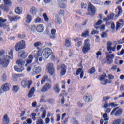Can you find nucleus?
I'll return each mask as SVG.
<instances>
[{
    "mask_svg": "<svg viewBox=\"0 0 124 124\" xmlns=\"http://www.w3.org/2000/svg\"><path fill=\"white\" fill-rule=\"evenodd\" d=\"M34 51L32 53L34 55V58L36 60V62L38 64L39 62H42L43 59L46 60L49 58L50 55L52 54V50L49 48H46L41 51V50H39L36 51Z\"/></svg>",
    "mask_w": 124,
    "mask_h": 124,
    "instance_id": "obj_1",
    "label": "nucleus"
},
{
    "mask_svg": "<svg viewBox=\"0 0 124 124\" xmlns=\"http://www.w3.org/2000/svg\"><path fill=\"white\" fill-rule=\"evenodd\" d=\"M12 60L13 59V51L10 50L8 53V56H4L0 58V66H3V67H7L8 64H9V60Z\"/></svg>",
    "mask_w": 124,
    "mask_h": 124,
    "instance_id": "obj_2",
    "label": "nucleus"
},
{
    "mask_svg": "<svg viewBox=\"0 0 124 124\" xmlns=\"http://www.w3.org/2000/svg\"><path fill=\"white\" fill-rule=\"evenodd\" d=\"M106 77V74L103 73L101 76L99 77V80L101 81V84L103 85H106V84H111L112 81L114 79V77L112 75H108V78L109 80L105 79Z\"/></svg>",
    "mask_w": 124,
    "mask_h": 124,
    "instance_id": "obj_3",
    "label": "nucleus"
},
{
    "mask_svg": "<svg viewBox=\"0 0 124 124\" xmlns=\"http://www.w3.org/2000/svg\"><path fill=\"white\" fill-rule=\"evenodd\" d=\"M82 51L83 54H87V53L91 51V45L90 44V39H87L84 41Z\"/></svg>",
    "mask_w": 124,
    "mask_h": 124,
    "instance_id": "obj_4",
    "label": "nucleus"
},
{
    "mask_svg": "<svg viewBox=\"0 0 124 124\" xmlns=\"http://www.w3.org/2000/svg\"><path fill=\"white\" fill-rule=\"evenodd\" d=\"M26 48V42L24 40H22L21 41L16 43L15 46V49L16 51L18 52L20 50H23Z\"/></svg>",
    "mask_w": 124,
    "mask_h": 124,
    "instance_id": "obj_5",
    "label": "nucleus"
},
{
    "mask_svg": "<svg viewBox=\"0 0 124 124\" xmlns=\"http://www.w3.org/2000/svg\"><path fill=\"white\" fill-rule=\"evenodd\" d=\"M37 64H39V62H38V64H37L36 60H35V62L32 64V66H34L35 69V70L32 72L33 75L34 74H39V73H41V71H42V68L41 66H37Z\"/></svg>",
    "mask_w": 124,
    "mask_h": 124,
    "instance_id": "obj_6",
    "label": "nucleus"
},
{
    "mask_svg": "<svg viewBox=\"0 0 124 124\" xmlns=\"http://www.w3.org/2000/svg\"><path fill=\"white\" fill-rule=\"evenodd\" d=\"M11 85L10 83H6L3 84L0 87V93L1 94L3 92H8L10 91Z\"/></svg>",
    "mask_w": 124,
    "mask_h": 124,
    "instance_id": "obj_7",
    "label": "nucleus"
},
{
    "mask_svg": "<svg viewBox=\"0 0 124 124\" xmlns=\"http://www.w3.org/2000/svg\"><path fill=\"white\" fill-rule=\"evenodd\" d=\"M96 12V8L93 6L92 3H90L88 5V13L87 15H94V14Z\"/></svg>",
    "mask_w": 124,
    "mask_h": 124,
    "instance_id": "obj_8",
    "label": "nucleus"
},
{
    "mask_svg": "<svg viewBox=\"0 0 124 124\" xmlns=\"http://www.w3.org/2000/svg\"><path fill=\"white\" fill-rule=\"evenodd\" d=\"M61 70L60 74L61 76H63L65 75L66 73V66L64 64L60 65L58 67V70Z\"/></svg>",
    "mask_w": 124,
    "mask_h": 124,
    "instance_id": "obj_9",
    "label": "nucleus"
},
{
    "mask_svg": "<svg viewBox=\"0 0 124 124\" xmlns=\"http://www.w3.org/2000/svg\"><path fill=\"white\" fill-rule=\"evenodd\" d=\"M46 69L48 73L50 74L51 75L54 74V65L52 63H49L47 64L46 66Z\"/></svg>",
    "mask_w": 124,
    "mask_h": 124,
    "instance_id": "obj_10",
    "label": "nucleus"
},
{
    "mask_svg": "<svg viewBox=\"0 0 124 124\" xmlns=\"http://www.w3.org/2000/svg\"><path fill=\"white\" fill-rule=\"evenodd\" d=\"M31 83L27 79H24L21 81V86L23 88L27 87L28 89H30L31 88Z\"/></svg>",
    "mask_w": 124,
    "mask_h": 124,
    "instance_id": "obj_11",
    "label": "nucleus"
},
{
    "mask_svg": "<svg viewBox=\"0 0 124 124\" xmlns=\"http://www.w3.org/2000/svg\"><path fill=\"white\" fill-rule=\"evenodd\" d=\"M83 99L85 102H91V101H93V95L87 93L83 97Z\"/></svg>",
    "mask_w": 124,
    "mask_h": 124,
    "instance_id": "obj_12",
    "label": "nucleus"
},
{
    "mask_svg": "<svg viewBox=\"0 0 124 124\" xmlns=\"http://www.w3.org/2000/svg\"><path fill=\"white\" fill-rule=\"evenodd\" d=\"M52 88V85L50 83H46L41 90L42 93H45L47 92L48 90H50Z\"/></svg>",
    "mask_w": 124,
    "mask_h": 124,
    "instance_id": "obj_13",
    "label": "nucleus"
},
{
    "mask_svg": "<svg viewBox=\"0 0 124 124\" xmlns=\"http://www.w3.org/2000/svg\"><path fill=\"white\" fill-rule=\"evenodd\" d=\"M8 18L11 22H17V21H20L21 20V16H8Z\"/></svg>",
    "mask_w": 124,
    "mask_h": 124,
    "instance_id": "obj_14",
    "label": "nucleus"
},
{
    "mask_svg": "<svg viewBox=\"0 0 124 124\" xmlns=\"http://www.w3.org/2000/svg\"><path fill=\"white\" fill-rule=\"evenodd\" d=\"M30 13L33 16H35L38 13V9H37V8L35 7V6H31L30 10Z\"/></svg>",
    "mask_w": 124,
    "mask_h": 124,
    "instance_id": "obj_15",
    "label": "nucleus"
},
{
    "mask_svg": "<svg viewBox=\"0 0 124 124\" xmlns=\"http://www.w3.org/2000/svg\"><path fill=\"white\" fill-rule=\"evenodd\" d=\"M124 25V20L123 19H120L119 21L117 22L116 23V31H118V30L123 28Z\"/></svg>",
    "mask_w": 124,
    "mask_h": 124,
    "instance_id": "obj_16",
    "label": "nucleus"
},
{
    "mask_svg": "<svg viewBox=\"0 0 124 124\" xmlns=\"http://www.w3.org/2000/svg\"><path fill=\"white\" fill-rule=\"evenodd\" d=\"M44 26L43 24H39L36 26V31L38 32H43L45 30Z\"/></svg>",
    "mask_w": 124,
    "mask_h": 124,
    "instance_id": "obj_17",
    "label": "nucleus"
},
{
    "mask_svg": "<svg viewBox=\"0 0 124 124\" xmlns=\"http://www.w3.org/2000/svg\"><path fill=\"white\" fill-rule=\"evenodd\" d=\"M79 74H80V78L82 79L84 76V71H83V69L81 68H78L77 69L75 76H77V75H79Z\"/></svg>",
    "mask_w": 124,
    "mask_h": 124,
    "instance_id": "obj_18",
    "label": "nucleus"
},
{
    "mask_svg": "<svg viewBox=\"0 0 124 124\" xmlns=\"http://www.w3.org/2000/svg\"><path fill=\"white\" fill-rule=\"evenodd\" d=\"M53 91L56 93H59L61 92V89L60 88V85L59 84H56L53 87Z\"/></svg>",
    "mask_w": 124,
    "mask_h": 124,
    "instance_id": "obj_19",
    "label": "nucleus"
},
{
    "mask_svg": "<svg viewBox=\"0 0 124 124\" xmlns=\"http://www.w3.org/2000/svg\"><path fill=\"white\" fill-rule=\"evenodd\" d=\"M32 60H33V56L32 55H30L28 57V60L26 61L25 66H28V64L31 63L32 62Z\"/></svg>",
    "mask_w": 124,
    "mask_h": 124,
    "instance_id": "obj_20",
    "label": "nucleus"
},
{
    "mask_svg": "<svg viewBox=\"0 0 124 124\" xmlns=\"http://www.w3.org/2000/svg\"><path fill=\"white\" fill-rule=\"evenodd\" d=\"M25 62H26V61H24L21 59H19L16 62V63L18 64V66L21 67H23V66L25 65Z\"/></svg>",
    "mask_w": 124,
    "mask_h": 124,
    "instance_id": "obj_21",
    "label": "nucleus"
},
{
    "mask_svg": "<svg viewBox=\"0 0 124 124\" xmlns=\"http://www.w3.org/2000/svg\"><path fill=\"white\" fill-rule=\"evenodd\" d=\"M106 62H107L108 64H111L113 62V59L108 58H106V59H103V63H106Z\"/></svg>",
    "mask_w": 124,
    "mask_h": 124,
    "instance_id": "obj_22",
    "label": "nucleus"
},
{
    "mask_svg": "<svg viewBox=\"0 0 124 124\" xmlns=\"http://www.w3.org/2000/svg\"><path fill=\"white\" fill-rule=\"evenodd\" d=\"M34 91H35V89H34V88L33 87L30 90L28 94V97L31 98V97H32V96L34 95Z\"/></svg>",
    "mask_w": 124,
    "mask_h": 124,
    "instance_id": "obj_23",
    "label": "nucleus"
},
{
    "mask_svg": "<svg viewBox=\"0 0 124 124\" xmlns=\"http://www.w3.org/2000/svg\"><path fill=\"white\" fill-rule=\"evenodd\" d=\"M3 122L6 124H9V122H10L9 117H8L7 114H6L4 115L3 117Z\"/></svg>",
    "mask_w": 124,
    "mask_h": 124,
    "instance_id": "obj_24",
    "label": "nucleus"
},
{
    "mask_svg": "<svg viewBox=\"0 0 124 124\" xmlns=\"http://www.w3.org/2000/svg\"><path fill=\"white\" fill-rule=\"evenodd\" d=\"M6 4H2L0 5V8L2 9V10H4L5 12H8L9 11V8L6 7Z\"/></svg>",
    "mask_w": 124,
    "mask_h": 124,
    "instance_id": "obj_25",
    "label": "nucleus"
},
{
    "mask_svg": "<svg viewBox=\"0 0 124 124\" xmlns=\"http://www.w3.org/2000/svg\"><path fill=\"white\" fill-rule=\"evenodd\" d=\"M31 20H32L31 15L30 14H28L27 15H26L25 20L26 23L29 24L30 23H31Z\"/></svg>",
    "mask_w": 124,
    "mask_h": 124,
    "instance_id": "obj_26",
    "label": "nucleus"
},
{
    "mask_svg": "<svg viewBox=\"0 0 124 124\" xmlns=\"http://www.w3.org/2000/svg\"><path fill=\"white\" fill-rule=\"evenodd\" d=\"M55 23H56V24H58V25H60V24H62V19H61L60 16H59V15H56L55 16Z\"/></svg>",
    "mask_w": 124,
    "mask_h": 124,
    "instance_id": "obj_27",
    "label": "nucleus"
},
{
    "mask_svg": "<svg viewBox=\"0 0 124 124\" xmlns=\"http://www.w3.org/2000/svg\"><path fill=\"white\" fill-rule=\"evenodd\" d=\"M15 11L16 14H21L23 11V9L21 7H17L15 8Z\"/></svg>",
    "mask_w": 124,
    "mask_h": 124,
    "instance_id": "obj_28",
    "label": "nucleus"
},
{
    "mask_svg": "<svg viewBox=\"0 0 124 124\" xmlns=\"http://www.w3.org/2000/svg\"><path fill=\"white\" fill-rule=\"evenodd\" d=\"M5 4L10 7L12 6V1L11 0H3Z\"/></svg>",
    "mask_w": 124,
    "mask_h": 124,
    "instance_id": "obj_29",
    "label": "nucleus"
},
{
    "mask_svg": "<svg viewBox=\"0 0 124 124\" xmlns=\"http://www.w3.org/2000/svg\"><path fill=\"white\" fill-rule=\"evenodd\" d=\"M14 69L17 72H22L24 70V67H20V68L18 67L17 66H14Z\"/></svg>",
    "mask_w": 124,
    "mask_h": 124,
    "instance_id": "obj_30",
    "label": "nucleus"
},
{
    "mask_svg": "<svg viewBox=\"0 0 124 124\" xmlns=\"http://www.w3.org/2000/svg\"><path fill=\"white\" fill-rule=\"evenodd\" d=\"M7 20L2 18V17H0V28L3 27L4 26V23L6 22Z\"/></svg>",
    "mask_w": 124,
    "mask_h": 124,
    "instance_id": "obj_31",
    "label": "nucleus"
},
{
    "mask_svg": "<svg viewBox=\"0 0 124 124\" xmlns=\"http://www.w3.org/2000/svg\"><path fill=\"white\" fill-rule=\"evenodd\" d=\"M25 113L28 114V115H29V114H30V110H29V108H25L24 109V110H23L21 112L20 116L23 117V116H24Z\"/></svg>",
    "mask_w": 124,
    "mask_h": 124,
    "instance_id": "obj_32",
    "label": "nucleus"
},
{
    "mask_svg": "<svg viewBox=\"0 0 124 124\" xmlns=\"http://www.w3.org/2000/svg\"><path fill=\"white\" fill-rule=\"evenodd\" d=\"M101 24H102V20L100 19L98 20L97 22L94 25L95 29H96V30L99 29V27H97V26H99L101 25Z\"/></svg>",
    "mask_w": 124,
    "mask_h": 124,
    "instance_id": "obj_33",
    "label": "nucleus"
},
{
    "mask_svg": "<svg viewBox=\"0 0 124 124\" xmlns=\"http://www.w3.org/2000/svg\"><path fill=\"white\" fill-rule=\"evenodd\" d=\"M56 35V30L52 29L51 30L50 38H55Z\"/></svg>",
    "mask_w": 124,
    "mask_h": 124,
    "instance_id": "obj_34",
    "label": "nucleus"
},
{
    "mask_svg": "<svg viewBox=\"0 0 124 124\" xmlns=\"http://www.w3.org/2000/svg\"><path fill=\"white\" fill-rule=\"evenodd\" d=\"M123 114V108H120L116 110V113H114L115 116H121Z\"/></svg>",
    "mask_w": 124,
    "mask_h": 124,
    "instance_id": "obj_35",
    "label": "nucleus"
},
{
    "mask_svg": "<svg viewBox=\"0 0 124 124\" xmlns=\"http://www.w3.org/2000/svg\"><path fill=\"white\" fill-rule=\"evenodd\" d=\"M65 46H66V47H70V46H71V43H70V39H66L65 42Z\"/></svg>",
    "mask_w": 124,
    "mask_h": 124,
    "instance_id": "obj_36",
    "label": "nucleus"
},
{
    "mask_svg": "<svg viewBox=\"0 0 124 124\" xmlns=\"http://www.w3.org/2000/svg\"><path fill=\"white\" fill-rule=\"evenodd\" d=\"M34 22L36 24H40V23H42V19L39 17H37L34 19Z\"/></svg>",
    "mask_w": 124,
    "mask_h": 124,
    "instance_id": "obj_37",
    "label": "nucleus"
},
{
    "mask_svg": "<svg viewBox=\"0 0 124 124\" xmlns=\"http://www.w3.org/2000/svg\"><path fill=\"white\" fill-rule=\"evenodd\" d=\"M122 123V120L118 119L113 120L111 124H121Z\"/></svg>",
    "mask_w": 124,
    "mask_h": 124,
    "instance_id": "obj_38",
    "label": "nucleus"
},
{
    "mask_svg": "<svg viewBox=\"0 0 124 124\" xmlns=\"http://www.w3.org/2000/svg\"><path fill=\"white\" fill-rule=\"evenodd\" d=\"M20 90V88L17 85H14L13 86V92L14 93H17Z\"/></svg>",
    "mask_w": 124,
    "mask_h": 124,
    "instance_id": "obj_39",
    "label": "nucleus"
},
{
    "mask_svg": "<svg viewBox=\"0 0 124 124\" xmlns=\"http://www.w3.org/2000/svg\"><path fill=\"white\" fill-rule=\"evenodd\" d=\"M19 54H21L20 55V57H21V58H23V59H25V58H27V56L28 55L24 51H20V52H19Z\"/></svg>",
    "mask_w": 124,
    "mask_h": 124,
    "instance_id": "obj_40",
    "label": "nucleus"
},
{
    "mask_svg": "<svg viewBox=\"0 0 124 124\" xmlns=\"http://www.w3.org/2000/svg\"><path fill=\"white\" fill-rule=\"evenodd\" d=\"M41 45V42H37L34 44V46L36 47L37 50H38V51L40 50V49L38 47H39V46H40Z\"/></svg>",
    "mask_w": 124,
    "mask_h": 124,
    "instance_id": "obj_41",
    "label": "nucleus"
},
{
    "mask_svg": "<svg viewBox=\"0 0 124 124\" xmlns=\"http://www.w3.org/2000/svg\"><path fill=\"white\" fill-rule=\"evenodd\" d=\"M46 79H48V76H47V75H45L41 80V84H44V83H45L46 81Z\"/></svg>",
    "mask_w": 124,
    "mask_h": 124,
    "instance_id": "obj_42",
    "label": "nucleus"
},
{
    "mask_svg": "<svg viewBox=\"0 0 124 124\" xmlns=\"http://www.w3.org/2000/svg\"><path fill=\"white\" fill-rule=\"evenodd\" d=\"M43 17L44 20L45 22H49V18H48V16H47V14L44 13L43 14Z\"/></svg>",
    "mask_w": 124,
    "mask_h": 124,
    "instance_id": "obj_43",
    "label": "nucleus"
},
{
    "mask_svg": "<svg viewBox=\"0 0 124 124\" xmlns=\"http://www.w3.org/2000/svg\"><path fill=\"white\" fill-rule=\"evenodd\" d=\"M96 59L97 60H101V56L102 55V53H101V52L100 51H98L96 53Z\"/></svg>",
    "mask_w": 124,
    "mask_h": 124,
    "instance_id": "obj_44",
    "label": "nucleus"
},
{
    "mask_svg": "<svg viewBox=\"0 0 124 124\" xmlns=\"http://www.w3.org/2000/svg\"><path fill=\"white\" fill-rule=\"evenodd\" d=\"M116 10H118V16H120L122 13H123V10L122 9V7L118 6Z\"/></svg>",
    "mask_w": 124,
    "mask_h": 124,
    "instance_id": "obj_45",
    "label": "nucleus"
},
{
    "mask_svg": "<svg viewBox=\"0 0 124 124\" xmlns=\"http://www.w3.org/2000/svg\"><path fill=\"white\" fill-rule=\"evenodd\" d=\"M107 45L108 50H108H110L111 48L112 47V42H108Z\"/></svg>",
    "mask_w": 124,
    "mask_h": 124,
    "instance_id": "obj_46",
    "label": "nucleus"
},
{
    "mask_svg": "<svg viewBox=\"0 0 124 124\" xmlns=\"http://www.w3.org/2000/svg\"><path fill=\"white\" fill-rule=\"evenodd\" d=\"M36 124H44V122H43V120H42V119H41V118H38L37 120Z\"/></svg>",
    "mask_w": 124,
    "mask_h": 124,
    "instance_id": "obj_47",
    "label": "nucleus"
},
{
    "mask_svg": "<svg viewBox=\"0 0 124 124\" xmlns=\"http://www.w3.org/2000/svg\"><path fill=\"white\" fill-rule=\"evenodd\" d=\"M89 35V31H84L82 34H81V36L82 37H86Z\"/></svg>",
    "mask_w": 124,
    "mask_h": 124,
    "instance_id": "obj_48",
    "label": "nucleus"
},
{
    "mask_svg": "<svg viewBox=\"0 0 124 124\" xmlns=\"http://www.w3.org/2000/svg\"><path fill=\"white\" fill-rule=\"evenodd\" d=\"M103 118L104 119V121H107L109 120V117H108V115H107V113H105L103 115Z\"/></svg>",
    "mask_w": 124,
    "mask_h": 124,
    "instance_id": "obj_49",
    "label": "nucleus"
},
{
    "mask_svg": "<svg viewBox=\"0 0 124 124\" xmlns=\"http://www.w3.org/2000/svg\"><path fill=\"white\" fill-rule=\"evenodd\" d=\"M115 57V55H114V54H108L106 56V58H108V59H110L111 60H113V59H114V58Z\"/></svg>",
    "mask_w": 124,
    "mask_h": 124,
    "instance_id": "obj_50",
    "label": "nucleus"
},
{
    "mask_svg": "<svg viewBox=\"0 0 124 124\" xmlns=\"http://www.w3.org/2000/svg\"><path fill=\"white\" fill-rule=\"evenodd\" d=\"M92 2L94 4H99V2H100V0H92Z\"/></svg>",
    "mask_w": 124,
    "mask_h": 124,
    "instance_id": "obj_51",
    "label": "nucleus"
},
{
    "mask_svg": "<svg viewBox=\"0 0 124 124\" xmlns=\"http://www.w3.org/2000/svg\"><path fill=\"white\" fill-rule=\"evenodd\" d=\"M1 79L3 82H5V81H6V80H7L6 75H5V74H4L2 75Z\"/></svg>",
    "mask_w": 124,
    "mask_h": 124,
    "instance_id": "obj_52",
    "label": "nucleus"
},
{
    "mask_svg": "<svg viewBox=\"0 0 124 124\" xmlns=\"http://www.w3.org/2000/svg\"><path fill=\"white\" fill-rule=\"evenodd\" d=\"M111 97L109 96H106L103 97V101H107V100H109Z\"/></svg>",
    "mask_w": 124,
    "mask_h": 124,
    "instance_id": "obj_53",
    "label": "nucleus"
},
{
    "mask_svg": "<svg viewBox=\"0 0 124 124\" xmlns=\"http://www.w3.org/2000/svg\"><path fill=\"white\" fill-rule=\"evenodd\" d=\"M119 109V107H117L114 108L112 111H111V112L110 113V115L112 116V115H114V114H115V112H116V111H117L118 109Z\"/></svg>",
    "mask_w": 124,
    "mask_h": 124,
    "instance_id": "obj_54",
    "label": "nucleus"
},
{
    "mask_svg": "<svg viewBox=\"0 0 124 124\" xmlns=\"http://www.w3.org/2000/svg\"><path fill=\"white\" fill-rule=\"evenodd\" d=\"M92 119H93V116H92L91 115H88L86 117V119L87 120L88 122H90L91 120H92Z\"/></svg>",
    "mask_w": 124,
    "mask_h": 124,
    "instance_id": "obj_55",
    "label": "nucleus"
},
{
    "mask_svg": "<svg viewBox=\"0 0 124 124\" xmlns=\"http://www.w3.org/2000/svg\"><path fill=\"white\" fill-rule=\"evenodd\" d=\"M26 122L28 124H32V120H31V119L28 118L26 120Z\"/></svg>",
    "mask_w": 124,
    "mask_h": 124,
    "instance_id": "obj_56",
    "label": "nucleus"
},
{
    "mask_svg": "<svg viewBox=\"0 0 124 124\" xmlns=\"http://www.w3.org/2000/svg\"><path fill=\"white\" fill-rule=\"evenodd\" d=\"M25 34H19L18 35V38H20V39H23V38H25Z\"/></svg>",
    "mask_w": 124,
    "mask_h": 124,
    "instance_id": "obj_57",
    "label": "nucleus"
},
{
    "mask_svg": "<svg viewBox=\"0 0 124 124\" xmlns=\"http://www.w3.org/2000/svg\"><path fill=\"white\" fill-rule=\"evenodd\" d=\"M94 72H95V70L94 69V68H91L89 71V73H90V74H93L94 73Z\"/></svg>",
    "mask_w": 124,
    "mask_h": 124,
    "instance_id": "obj_58",
    "label": "nucleus"
},
{
    "mask_svg": "<svg viewBox=\"0 0 124 124\" xmlns=\"http://www.w3.org/2000/svg\"><path fill=\"white\" fill-rule=\"evenodd\" d=\"M32 119L33 121H35V117H36V114L35 113H33L31 114Z\"/></svg>",
    "mask_w": 124,
    "mask_h": 124,
    "instance_id": "obj_59",
    "label": "nucleus"
},
{
    "mask_svg": "<svg viewBox=\"0 0 124 124\" xmlns=\"http://www.w3.org/2000/svg\"><path fill=\"white\" fill-rule=\"evenodd\" d=\"M110 107L109 104H108V103L105 102L103 107V108H108V107Z\"/></svg>",
    "mask_w": 124,
    "mask_h": 124,
    "instance_id": "obj_60",
    "label": "nucleus"
},
{
    "mask_svg": "<svg viewBox=\"0 0 124 124\" xmlns=\"http://www.w3.org/2000/svg\"><path fill=\"white\" fill-rule=\"evenodd\" d=\"M124 54V49H122L120 52L117 53L118 56H122Z\"/></svg>",
    "mask_w": 124,
    "mask_h": 124,
    "instance_id": "obj_61",
    "label": "nucleus"
},
{
    "mask_svg": "<svg viewBox=\"0 0 124 124\" xmlns=\"http://www.w3.org/2000/svg\"><path fill=\"white\" fill-rule=\"evenodd\" d=\"M87 6H88L87 4H85L84 3L81 4V8H87Z\"/></svg>",
    "mask_w": 124,
    "mask_h": 124,
    "instance_id": "obj_62",
    "label": "nucleus"
},
{
    "mask_svg": "<svg viewBox=\"0 0 124 124\" xmlns=\"http://www.w3.org/2000/svg\"><path fill=\"white\" fill-rule=\"evenodd\" d=\"M116 46H115L113 47H111L110 48V49H108V51H113V52H115V51H116Z\"/></svg>",
    "mask_w": 124,
    "mask_h": 124,
    "instance_id": "obj_63",
    "label": "nucleus"
},
{
    "mask_svg": "<svg viewBox=\"0 0 124 124\" xmlns=\"http://www.w3.org/2000/svg\"><path fill=\"white\" fill-rule=\"evenodd\" d=\"M35 30H36V27L35 25H33L31 27V31H35Z\"/></svg>",
    "mask_w": 124,
    "mask_h": 124,
    "instance_id": "obj_64",
    "label": "nucleus"
}]
</instances>
